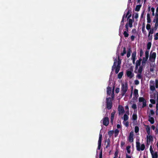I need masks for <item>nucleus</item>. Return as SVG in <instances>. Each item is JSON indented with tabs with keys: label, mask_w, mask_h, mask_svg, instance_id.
I'll use <instances>...</instances> for the list:
<instances>
[{
	"label": "nucleus",
	"mask_w": 158,
	"mask_h": 158,
	"mask_svg": "<svg viewBox=\"0 0 158 158\" xmlns=\"http://www.w3.org/2000/svg\"><path fill=\"white\" fill-rule=\"evenodd\" d=\"M156 88H158V80L157 79L155 80V82L154 81H151L150 82V89L151 91H154Z\"/></svg>",
	"instance_id": "f257e3e1"
},
{
	"label": "nucleus",
	"mask_w": 158,
	"mask_h": 158,
	"mask_svg": "<svg viewBox=\"0 0 158 158\" xmlns=\"http://www.w3.org/2000/svg\"><path fill=\"white\" fill-rule=\"evenodd\" d=\"M136 150L138 151H143L145 148V145L144 144H142L140 146V143L139 141H136Z\"/></svg>",
	"instance_id": "f03ea898"
},
{
	"label": "nucleus",
	"mask_w": 158,
	"mask_h": 158,
	"mask_svg": "<svg viewBox=\"0 0 158 158\" xmlns=\"http://www.w3.org/2000/svg\"><path fill=\"white\" fill-rule=\"evenodd\" d=\"M106 107L108 110H110L112 106V104L110 98H106Z\"/></svg>",
	"instance_id": "7ed1b4c3"
},
{
	"label": "nucleus",
	"mask_w": 158,
	"mask_h": 158,
	"mask_svg": "<svg viewBox=\"0 0 158 158\" xmlns=\"http://www.w3.org/2000/svg\"><path fill=\"white\" fill-rule=\"evenodd\" d=\"M128 87L127 85H124L123 84H122L121 91L122 92L121 95L123 96L127 91Z\"/></svg>",
	"instance_id": "20e7f679"
},
{
	"label": "nucleus",
	"mask_w": 158,
	"mask_h": 158,
	"mask_svg": "<svg viewBox=\"0 0 158 158\" xmlns=\"http://www.w3.org/2000/svg\"><path fill=\"white\" fill-rule=\"evenodd\" d=\"M145 57H143L142 62V65L143 66H145L146 62L147 61L149 57V51H146L145 52Z\"/></svg>",
	"instance_id": "39448f33"
},
{
	"label": "nucleus",
	"mask_w": 158,
	"mask_h": 158,
	"mask_svg": "<svg viewBox=\"0 0 158 158\" xmlns=\"http://www.w3.org/2000/svg\"><path fill=\"white\" fill-rule=\"evenodd\" d=\"M143 66L142 65L140 66L137 72L138 74L136 75V77L139 79H141L142 78V75L141 74L143 70Z\"/></svg>",
	"instance_id": "423d86ee"
},
{
	"label": "nucleus",
	"mask_w": 158,
	"mask_h": 158,
	"mask_svg": "<svg viewBox=\"0 0 158 158\" xmlns=\"http://www.w3.org/2000/svg\"><path fill=\"white\" fill-rule=\"evenodd\" d=\"M126 74L127 76L129 78H132L134 76V74L131 70H127L126 71Z\"/></svg>",
	"instance_id": "0eeeda50"
},
{
	"label": "nucleus",
	"mask_w": 158,
	"mask_h": 158,
	"mask_svg": "<svg viewBox=\"0 0 158 158\" xmlns=\"http://www.w3.org/2000/svg\"><path fill=\"white\" fill-rule=\"evenodd\" d=\"M139 102H143L142 108H144L147 105V101L143 97H139Z\"/></svg>",
	"instance_id": "6e6552de"
},
{
	"label": "nucleus",
	"mask_w": 158,
	"mask_h": 158,
	"mask_svg": "<svg viewBox=\"0 0 158 158\" xmlns=\"http://www.w3.org/2000/svg\"><path fill=\"white\" fill-rule=\"evenodd\" d=\"M102 135L101 134H100L99 135V138L98 143V147L97 148V149L98 150H100L101 148V144H102Z\"/></svg>",
	"instance_id": "1a4fd4ad"
},
{
	"label": "nucleus",
	"mask_w": 158,
	"mask_h": 158,
	"mask_svg": "<svg viewBox=\"0 0 158 158\" xmlns=\"http://www.w3.org/2000/svg\"><path fill=\"white\" fill-rule=\"evenodd\" d=\"M102 123L103 125L106 126H107L109 123L108 118L107 117H104L103 119Z\"/></svg>",
	"instance_id": "9d476101"
},
{
	"label": "nucleus",
	"mask_w": 158,
	"mask_h": 158,
	"mask_svg": "<svg viewBox=\"0 0 158 158\" xmlns=\"http://www.w3.org/2000/svg\"><path fill=\"white\" fill-rule=\"evenodd\" d=\"M156 56V53L153 52L152 54H150L149 57V60L151 61H155Z\"/></svg>",
	"instance_id": "9b49d317"
},
{
	"label": "nucleus",
	"mask_w": 158,
	"mask_h": 158,
	"mask_svg": "<svg viewBox=\"0 0 158 158\" xmlns=\"http://www.w3.org/2000/svg\"><path fill=\"white\" fill-rule=\"evenodd\" d=\"M118 111L119 115L124 113L125 111L123 106L121 105H119L118 106Z\"/></svg>",
	"instance_id": "f8f14e48"
},
{
	"label": "nucleus",
	"mask_w": 158,
	"mask_h": 158,
	"mask_svg": "<svg viewBox=\"0 0 158 158\" xmlns=\"http://www.w3.org/2000/svg\"><path fill=\"white\" fill-rule=\"evenodd\" d=\"M134 134L133 131H131L129 135V141L131 142H132L133 141Z\"/></svg>",
	"instance_id": "ddd939ff"
},
{
	"label": "nucleus",
	"mask_w": 158,
	"mask_h": 158,
	"mask_svg": "<svg viewBox=\"0 0 158 158\" xmlns=\"http://www.w3.org/2000/svg\"><path fill=\"white\" fill-rule=\"evenodd\" d=\"M153 138L152 136L150 135H148L147 136V143L148 144V142L149 143L151 141H152Z\"/></svg>",
	"instance_id": "4468645a"
},
{
	"label": "nucleus",
	"mask_w": 158,
	"mask_h": 158,
	"mask_svg": "<svg viewBox=\"0 0 158 158\" xmlns=\"http://www.w3.org/2000/svg\"><path fill=\"white\" fill-rule=\"evenodd\" d=\"M148 121H149L151 124H153L155 122L154 118L151 117L150 115H148Z\"/></svg>",
	"instance_id": "2eb2a0df"
},
{
	"label": "nucleus",
	"mask_w": 158,
	"mask_h": 158,
	"mask_svg": "<svg viewBox=\"0 0 158 158\" xmlns=\"http://www.w3.org/2000/svg\"><path fill=\"white\" fill-rule=\"evenodd\" d=\"M124 20H123V19H122V21L121 22V25L120 26V28H119V31H120L121 32L123 28V25H124Z\"/></svg>",
	"instance_id": "dca6fc26"
},
{
	"label": "nucleus",
	"mask_w": 158,
	"mask_h": 158,
	"mask_svg": "<svg viewBox=\"0 0 158 158\" xmlns=\"http://www.w3.org/2000/svg\"><path fill=\"white\" fill-rule=\"evenodd\" d=\"M147 133L148 135H150V127L149 125H145Z\"/></svg>",
	"instance_id": "f3484780"
},
{
	"label": "nucleus",
	"mask_w": 158,
	"mask_h": 158,
	"mask_svg": "<svg viewBox=\"0 0 158 158\" xmlns=\"http://www.w3.org/2000/svg\"><path fill=\"white\" fill-rule=\"evenodd\" d=\"M115 112H116L115 111V110H114V111L113 112L111 113V118H110V119H111L110 122L112 123H113V119H114V116Z\"/></svg>",
	"instance_id": "a211bd4d"
},
{
	"label": "nucleus",
	"mask_w": 158,
	"mask_h": 158,
	"mask_svg": "<svg viewBox=\"0 0 158 158\" xmlns=\"http://www.w3.org/2000/svg\"><path fill=\"white\" fill-rule=\"evenodd\" d=\"M111 91V88L110 87L108 86L107 88V94L110 95Z\"/></svg>",
	"instance_id": "6ab92c4d"
},
{
	"label": "nucleus",
	"mask_w": 158,
	"mask_h": 158,
	"mask_svg": "<svg viewBox=\"0 0 158 158\" xmlns=\"http://www.w3.org/2000/svg\"><path fill=\"white\" fill-rule=\"evenodd\" d=\"M133 95L136 98L139 96L138 90L137 89H134Z\"/></svg>",
	"instance_id": "aec40b11"
},
{
	"label": "nucleus",
	"mask_w": 158,
	"mask_h": 158,
	"mask_svg": "<svg viewBox=\"0 0 158 158\" xmlns=\"http://www.w3.org/2000/svg\"><path fill=\"white\" fill-rule=\"evenodd\" d=\"M147 20L148 23H150L151 22V19L150 15L149 13H147Z\"/></svg>",
	"instance_id": "412c9836"
},
{
	"label": "nucleus",
	"mask_w": 158,
	"mask_h": 158,
	"mask_svg": "<svg viewBox=\"0 0 158 158\" xmlns=\"http://www.w3.org/2000/svg\"><path fill=\"white\" fill-rule=\"evenodd\" d=\"M133 22V21H132V19H128V23L129 27L131 28L132 27Z\"/></svg>",
	"instance_id": "4be33fe9"
},
{
	"label": "nucleus",
	"mask_w": 158,
	"mask_h": 158,
	"mask_svg": "<svg viewBox=\"0 0 158 158\" xmlns=\"http://www.w3.org/2000/svg\"><path fill=\"white\" fill-rule=\"evenodd\" d=\"M141 6V4L137 5L135 8V11H139Z\"/></svg>",
	"instance_id": "5701e85b"
},
{
	"label": "nucleus",
	"mask_w": 158,
	"mask_h": 158,
	"mask_svg": "<svg viewBox=\"0 0 158 158\" xmlns=\"http://www.w3.org/2000/svg\"><path fill=\"white\" fill-rule=\"evenodd\" d=\"M117 63V60L116 59H115L114 60V64L113 66H112V70H113L114 69L115 67H116V64Z\"/></svg>",
	"instance_id": "b1692460"
},
{
	"label": "nucleus",
	"mask_w": 158,
	"mask_h": 158,
	"mask_svg": "<svg viewBox=\"0 0 158 158\" xmlns=\"http://www.w3.org/2000/svg\"><path fill=\"white\" fill-rule=\"evenodd\" d=\"M131 52V48H129L127 50V58H129L130 56Z\"/></svg>",
	"instance_id": "393cba45"
},
{
	"label": "nucleus",
	"mask_w": 158,
	"mask_h": 158,
	"mask_svg": "<svg viewBox=\"0 0 158 158\" xmlns=\"http://www.w3.org/2000/svg\"><path fill=\"white\" fill-rule=\"evenodd\" d=\"M152 154V158H157L158 154L157 152H155V153H153Z\"/></svg>",
	"instance_id": "a878e982"
},
{
	"label": "nucleus",
	"mask_w": 158,
	"mask_h": 158,
	"mask_svg": "<svg viewBox=\"0 0 158 158\" xmlns=\"http://www.w3.org/2000/svg\"><path fill=\"white\" fill-rule=\"evenodd\" d=\"M120 66H116V67H115V73L116 74H117L120 69Z\"/></svg>",
	"instance_id": "bb28decb"
},
{
	"label": "nucleus",
	"mask_w": 158,
	"mask_h": 158,
	"mask_svg": "<svg viewBox=\"0 0 158 158\" xmlns=\"http://www.w3.org/2000/svg\"><path fill=\"white\" fill-rule=\"evenodd\" d=\"M118 61H117V66H120L121 61V60L119 56H118Z\"/></svg>",
	"instance_id": "cd10ccee"
},
{
	"label": "nucleus",
	"mask_w": 158,
	"mask_h": 158,
	"mask_svg": "<svg viewBox=\"0 0 158 158\" xmlns=\"http://www.w3.org/2000/svg\"><path fill=\"white\" fill-rule=\"evenodd\" d=\"M142 60V59L140 58H139L138 60L136 61V64L140 66L141 64V62Z\"/></svg>",
	"instance_id": "c85d7f7f"
},
{
	"label": "nucleus",
	"mask_w": 158,
	"mask_h": 158,
	"mask_svg": "<svg viewBox=\"0 0 158 158\" xmlns=\"http://www.w3.org/2000/svg\"><path fill=\"white\" fill-rule=\"evenodd\" d=\"M114 131L113 130L109 131L108 132V135L110 138L114 133Z\"/></svg>",
	"instance_id": "c756f323"
},
{
	"label": "nucleus",
	"mask_w": 158,
	"mask_h": 158,
	"mask_svg": "<svg viewBox=\"0 0 158 158\" xmlns=\"http://www.w3.org/2000/svg\"><path fill=\"white\" fill-rule=\"evenodd\" d=\"M123 75V72H120L118 75V77L119 79H121Z\"/></svg>",
	"instance_id": "7c9ffc66"
},
{
	"label": "nucleus",
	"mask_w": 158,
	"mask_h": 158,
	"mask_svg": "<svg viewBox=\"0 0 158 158\" xmlns=\"http://www.w3.org/2000/svg\"><path fill=\"white\" fill-rule=\"evenodd\" d=\"M132 118V119L134 121L136 120H137V116L136 114L134 113L133 114Z\"/></svg>",
	"instance_id": "2f4dec72"
},
{
	"label": "nucleus",
	"mask_w": 158,
	"mask_h": 158,
	"mask_svg": "<svg viewBox=\"0 0 158 158\" xmlns=\"http://www.w3.org/2000/svg\"><path fill=\"white\" fill-rule=\"evenodd\" d=\"M130 146H128L126 147V150H127V152L128 154H130L131 153V151L130 149L131 148Z\"/></svg>",
	"instance_id": "473e14b6"
},
{
	"label": "nucleus",
	"mask_w": 158,
	"mask_h": 158,
	"mask_svg": "<svg viewBox=\"0 0 158 158\" xmlns=\"http://www.w3.org/2000/svg\"><path fill=\"white\" fill-rule=\"evenodd\" d=\"M119 132V131L118 129H116L114 131V137H116L118 135Z\"/></svg>",
	"instance_id": "72a5a7b5"
},
{
	"label": "nucleus",
	"mask_w": 158,
	"mask_h": 158,
	"mask_svg": "<svg viewBox=\"0 0 158 158\" xmlns=\"http://www.w3.org/2000/svg\"><path fill=\"white\" fill-rule=\"evenodd\" d=\"M152 44L151 42H148L147 44V49L148 50H149L151 47Z\"/></svg>",
	"instance_id": "f704fd0d"
},
{
	"label": "nucleus",
	"mask_w": 158,
	"mask_h": 158,
	"mask_svg": "<svg viewBox=\"0 0 158 158\" xmlns=\"http://www.w3.org/2000/svg\"><path fill=\"white\" fill-rule=\"evenodd\" d=\"M110 138H108L107 139V145L106 147V148H108L110 146Z\"/></svg>",
	"instance_id": "c9c22d12"
},
{
	"label": "nucleus",
	"mask_w": 158,
	"mask_h": 158,
	"mask_svg": "<svg viewBox=\"0 0 158 158\" xmlns=\"http://www.w3.org/2000/svg\"><path fill=\"white\" fill-rule=\"evenodd\" d=\"M128 32L127 31H124L123 32V35L125 37H127L129 36Z\"/></svg>",
	"instance_id": "e433bc0d"
},
{
	"label": "nucleus",
	"mask_w": 158,
	"mask_h": 158,
	"mask_svg": "<svg viewBox=\"0 0 158 158\" xmlns=\"http://www.w3.org/2000/svg\"><path fill=\"white\" fill-rule=\"evenodd\" d=\"M136 55V50L135 51H134L132 54L131 56L132 58H135Z\"/></svg>",
	"instance_id": "4c0bfd02"
},
{
	"label": "nucleus",
	"mask_w": 158,
	"mask_h": 158,
	"mask_svg": "<svg viewBox=\"0 0 158 158\" xmlns=\"http://www.w3.org/2000/svg\"><path fill=\"white\" fill-rule=\"evenodd\" d=\"M128 116L126 114H125L123 116L124 120L126 121L128 120Z\"/></svg>",
	"instance_id": "58836bf2"
},
{
	"label": "nucleus",
	"mask_w": 158,
	"mask_h": 158,
	"mask_svg": "<svg viewBox=\"0 0 158 158\" xmlns=\"http://www.w3.org/2000/svg\"><path fill=\"white\" fill-rule=\"evenodd\" d=\"M139 131V128L138 127L135 126V133H138Z\"/></svg>",
	"instance_id": "ea45409f"
},
{
	"label": "nucleus",
	"mask_w": 158,
	"mask_h": 158,
	"mask_svg": "<svg viewBox=\"0 0 158 158\" xmlns=\"http://www.w3.org/2000/svg\"><path fill=\"white\" fill-rule=\"evenodd\" d=\"M155 114V112L152 110H151L150 111V113L149 114V115L153 116Z\"/></svg>",
	"instance_id": "a19ab883"
},
{
	"label": "nucleus",
	"mask_w": 158,
	"mask_h": 158,
	"mask_svg": "<svg viewBox=\"0 0 158 158\" xmlns=\"http://www.w3.org/2000/svg\"><path fill=\"white\" fill-rule=\"evenodd\" d=\"M131 13V8L130 9H129L127 11L126 15V18H127V16L130 14Z\"/></svg>",
	"instance_id": "79ce46f5"
},
{
	"label": "nucleus",
	"mask_w": 158,
	"mask_h": 158,
	"mask_svg": "<svg viewBox=\"0 0 158 158\" xmlns=\"http://www.w3.org/2000/svg\"><path fill=\"white\" fill-rule=\"evenodd\" d=\"M128 23H127L126 25H125V28H126V31H127V32H128L129 31V29H128Z\"/></svg>",
	"instance_id": "37998d69"
},
{
	"label": "nucleus",
	"mask_w": 158,
	"mask_h": 158,
	"mask_svg": "<svg viewBox=\"0 0 158 158\" xmlns=\"http://www.w3.org/2000/svg\"><path fill=\"white\" fill-rule=\"evenodd\" d=\"M132 108L133 109H137V106H136V105L134 103V104H133V105H132Z\"/></svg>",
	"instance_id": "c03bdc74"
},
{
	"label": "nucleus",
	"mask_w": 158,
	"mask_h": 158,
	"mask_svg": "<svg viewBox=\"0 0 158 158\" xmlns=\"http://www.w3.org/2000/svg\"><path fill=\"white\" fill-rule=\"evenodd\" d=\"M153 32H154V31H153V29H150L149 31V33H148V34H149V35H151V34H152V35L153 33Z\"/></svg>",
	"instance_id": "a18cd8bd"
},
{
	"label": "nucleus",
	"mask_w": 158,
	"mask_h": 158,
	"mask_svg": "<svg viewBox=\"0 0 158 158\" xmlns=\"http://www.w3.org/2000/svg\"><path fill=\"white\" fill-rule=\"evenodd\" d=\"M154 40H157L158 39V33H157L154 35Z\"/></svg>",
	"instance_id": "49530a36"
},
{
	"label": "nucleus",
	"mask_w": 158,
	"mask_h": 158,
	"mask_svg": "<svg viewBox=\"0 0 158 158\" xmlns=\"http://www.w3.org/2000/svg\"><path fill=\"white\" fill-rule=\"evenodd\" d=\"M146 29L147 30H149L151 28V25L149 24H147L146 25Z\"/></svg>",
	"instance_id": "de8ad7c7"
},
{
	"label": "nucleus",
	"mask_w": 158,
	"mask_h": 158,
	"mask_svg": "<svg viewBox=\"0 0 158 158\" xmlns=\"http://www.w3.org/2000/svg\"><path fill=\"white\" fill-rule=\"evenodd\" d=\"M150 101L151 102V103L152 104H154L155 103V101L154 99H150Z\"/></svg>",
	"instance_id": "09e8293b"
},
{
	"label": "nucleus",
	"mask_w": 158,
	"mask_h": 158,
	"mask_svg": "<svg viewBox=\"0 0 158 158\" xmlns=\"http://www.w3.org/2000/svg\"><path fill=\"white\" fill-rule=\"evenodd\" d=\"M143 50L142 49H140V56L141 57L143 54Z\"/></svg>",
	"instance_id": "8fccbe9b"
},
{
	"label": "nucleus",
	"mask_w": 158,
	"mask_h": 158,
	"mask_svg": "<svg viewBox=\"0 0 158 158\" xmlns=\"http://www.w3.org/2000/svg\"><path fill=\"white\" fill-rule=\"evenodd\" d=\"M102 149L101 150L99 154V158H102Z\"/></svg>",
	"instance_id": "3c124183"
},
{
	"label": "nucleus",
	"mask_w": 158,
	"mask_h": 158,
	"mask_svg": "<svg viewBox=\"0 0 158 158\" xmlns=\"http://www.w3.org/2000/svg\"><path fill=\"white\" fill-rule=\"evenodd\" d=\"M136 32H137L136 30V29L135 28L133 29L131 31V33H132L135 34L136 33Z\"/></svg>",
	"instance_id": "603ef678"
},
{
	"label": "nucleus",
	"mask_w": 158,
	"mask_h": 158,
	"mask_svg": "<svg viewBox=\"0 0 158 158\" xmlns=\"http://www.w3.org/2000/svg\"><path fill=\"white\" fill-rule=\"evenodd\" d=\"M142 31L144 35H146V31H145V28H144L143 29V28H142Z\"/></svg>",
	"instance_id": "864d4df0"
},
{
	"label": "nucleus",
	"mask_w": 158,
	"mask_h": 158,
	"mask_svg": "<svg viewBox=\"0 0 158 158\" xmlns=\"http://www.w3.org/2000/svg\"><path fill=\"white\" fill-rule=\"evenodd\" d=\"M152 35H149V34H148V40H151L152 39Z\"/></svg>",
	"instance_id": "5fc2aeb1"
},
{
	"label": "nucleus",
	"mask_w": 158,
	"mask_h": 158,
	"mask_svg": "<svg viewBox=\"0 0 158 158\" xmlns=\"http://www.w3.org/2000/svg\"><path fill=\"white\" fill-rule=\"evenodd\" d=\"M139 17L138 14V13H135L134 17L135 19H137Z\"/></svg>",
	"instance_id": "6e6d98bb"
},
{
	"label": "nucleus",
	"mask_w": 158,
	"mask_h": 158,
	"mask_svg": "<svg viewBox=\"0 0 158 158\" xmlns=\"http://www.w3.org/2000/svg\"><path fill=\"white\" fill-rule=\"evenodd\" d=\"M139 81L138 80H136L135 81V84L136 85H138L139 84Z\"/></svg>",
	"instance_id": "4d7b16f0"
},
{
	"label": "nucleus",
	"mask_w": 158,
	"mask_h": 158,
	"mask_svg": "<svg viewBox=\"0 0 158 158\" xmlns=\"http://www.w3.org/2000/svg\"><path fill=\"white\" fill-rule=\"evenodd\" d=\"M115 92L116 93H118L119 91V89L118 88H117L115 89Z\"/></svg>",
	"instance_id": "13d9d810"
},
{
	"label": "nucleus",
	"mask_w": 158,
	"mask_h": 158,
	"mask_svg": "<svg viewBox=\"0 0 158 158\" xmlns=\"http://www.w3.org/2000/svg\"><path fill=\"white\" fill-rule=\"evenodd\" d=\"M144 10H143L141 14V16H140L141 19H142L143 18V15H144Z\"/></svg>",
	"instance_id": "bf43d9fd"
},
{
	"label": "nucleus",
	"mask_w": 158,
	"mask_h": 158,
	"mask_svg": "<svg viewBox=\"0 0 158 158\" xmlns=\"http://www.w3.org/2000/svg\"><path fill=\"white\" fill-rule=\"evenodd\" d=\"M131 40L132 41H133L135 38V36L134 35H131Z\"/></svg>",
	"instance_id": "052dcab7"
},
{
	"label": "nucleus",
	"mask_w": 158,
	"mask_h": 158,
	"mask_svg": "<svg viewBox=\"0 0 158 158\" xmlns=\"http://www.w3.org/2000/svg\"><path fill=\"white\" fill-rule=\"evenodd\" d=\"M125 144V143L124 142L122 141L121 143V147L122 148Z\"/></svg>",
	"instance_id": "680f3d73"
},
{
	"label": "nucleus",
	"mask_w": 158,
	"mask_h": 158,
	"mask_svg": "<svg viewBox=\"0 0 158 158\" xmlns=\"http://www.w3.org/2000/svg\"><path fill=\"white\" fill-rule=\"evenodd\" d=\"M155 18L156 19V21L158 20V14L157 13L156 14Z\"/></svg>",
	"instance_id": "e2e57ef3"
},
{
	"label": "nucleus",
	"mask_w": 158,
	"mask_h": 158,
	"mask_svg": "<svg viewBox=\"0 0 158 158\" xmlns=\"http://www.w3.org/2000/svg\"><path fill=\"white\" fill-rule=\"evenodd\" d=\"M150 150L151 154L153 153V151L152 149V146H151L150 148Z\"/></svg>",
	"instance_id": "0e129e2a"
},
{
	"label": "nucleus",
	"mask_w": 158,
	"mask_h": 158,
	"mask_svg": "<svg viewBox=\"0 0 158 158\" xmlns=\"http://www.w3.org/2000/svg\"><path fill=\"white\" fill-rule=\"evenodd\" d=\"M118 152L117 151H116L115 152L114 154V156L116 158H117L118 157Z\"/></svg>",
	"instance_id": "69168bd1"
},
{
	"label": "nucleus",
	"mask_w": 158,
	"mask_h": 158,
	"mask_svg": "<svg viewBox=\"0 0 158 158\" xmlns=\"http://www.w3.org/2000/svg\"><path fill=\"white\" fill-rule=\"evenodd\" d=\"M124 54H125L126 53V49L125 47H124L123 52Z\"/></svg>",
	"instance_id": "338daca9"
},
{
	"label": "nucleus",
	"mask_w": 158,
	"mask_h": 158,
	"mask_svg": "<svg viewBox=\"0 0 158 158\" xmlns=\"http://www.w3.org/2000/svg\"><path fill=\"white\" fill-rule=\"evenodd\" d=\"M145 28V23L144 22H143L142 24V28L143 29Z\"/></svg>",
	"instance_id": "774afa93"
}]
</instances>
